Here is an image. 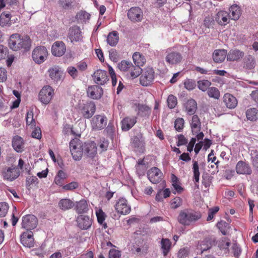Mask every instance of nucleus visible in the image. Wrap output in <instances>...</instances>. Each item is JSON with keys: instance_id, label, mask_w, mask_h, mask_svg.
<instances>
[{"instance_id": "39", "label": "nucleus", "mask_w": 258, "mask_h": 258, "mask_svg": "<svg viewBox=\"0 0 258 258\" xmlns=\"http://www.w3.org/2000/svg\"><path fill=\"white\" fill-rule=\"evenodd\" d=\"M246 116L248 120L256 121L258 119V109L255 108H250L246 111Z\"/></svg>"}, {"instance_id": "4", "label": "nucleus", "mask_w": 258, "mask_h": 258, "mask_svg": "<svg viewBox=\"0 0 258 258\" xmlns=\"http://www.w3.org/2000/svg\"><path fill=\"white\" fill-rule=\"evenodd\" d=\"M54 95V90L50 86H44L40 91L38 99L43 104H48L52 100Z\"/></svg>"}, {"instance_id": "53", "label": "nucleus", "mask_w": 258, "mask_h": 258, "mask_svg": "<svg viewBox=\"0 0 258 258\" xmlns=\"http://www.w3.org/2000/svg\"><path fill=\"white\" fill-rule=\"evenodd\" d=\"M250 155L253 166L258 168V151L252 150L250 152Z\"/></svg>"}, {"instance_id": "43", "label": "nucleus", "mask_w": 258, "mask_h": 258, "mask_svg": "<svg viewBox=\"0 0 258 258\" xmlns=\"http://www.w3.org/2000/svg\"><path fill=\"white\" fill-rule=\"evenodd\" d=\"M211 85V82L207 80H199L197 82L198 88L203 92L208 91Z\"/></svg>"}, {"instance_id": "45", "label": "nucleus", "mask_w": 258, "mask_h": 258, "mask_svg": "<svg viewBox=\"0 0 258 258\" xmlns=\"http://www.w3.org/2000/svg\"><path fill=\"white\" fill-rule=\"evenodd\" d=\"M34 114L32 111H28L27 113L26 121L27 125L33 128L36 125V122L34 119Z\"/></svg>"}, {"instance_id": "46", "label": "nucleus", "mask_w": 258, "mask_h": 258, "mask_svg": "<svg viewBox=\"0 0 258 258\" xmlns=\"http://www.w3.org/2000/svg\"><path fill=\"white\" fill-rule=\"evenodd\" d=\"M11 15L3 13L0 16V25L2 27L6 26L10 24Z\"/></svg>"}, {"instance_id": "20", "label": "nucleus", "mask_w": 258, "mask_h": 258, "mask_svg": "<svg viewBox=\"0 0 258 258\" xmlns=\"http://www.w3.org/2000/svg\"><path fill=\"white\" fill-rule=\"evenodd\" d=\"M137 118L136 116H126L121 121V129L126 132L132 128L137 122Z\"/></svg>"}, {"instance_id": "58", "label": "nucleus", "mask_w": 258, "mask_h": 258, "mask_svg": "<svg viewBox=\"0 0 258 258\" xmlns=\"http://www.w3.org/2000/svg\"><path fill=\"white\" fill-rule=\"evenodd\" d=\"M109 56L110 59L114 62L117 61L119 59L118 53L114 49H111L109 51Z\"/></svg>"}, {"instance_id": "18", "label": "nucleus", "mask_w": 258, "mask_h": 258, "mask_svg": "<svg viewBox=\"0 0 258 258\" xmlns=\"http://www.w3.org/2000/svg\"><path fill=\"white\" fill-rule=\"evenodd\" d=\"M87 96L93 99H100L103 94L102 88L97 85L89 86L87 90Z\"/></svg>"}, {"instance_id": "52", "label": "nucleus", "mask_w": 258, "mask_h": 258, "mask_svg": "<svg viewBox=\"0 0 258 258\" xmlns=\"http://www.w3.org/2000/svg\"><path fill=\"white\" fill-rule=\"evenodd\" d=\"M132 63L130 61L122 60L118 64V68L121 71H129L132 67Z\"/></svg>"}, {"instance_id": "10", "label": "nucleus", "mask_w": 258, "mask_h": 258, "mask_svg": "<svg viewBox=\"0 0 258 258\" xmlns=\"http://www.w3.org/2000/svg\"><path fill=\"white\" fill-rule=\"evenodd\" d=\"M37 224V219L33 215H27L22 217V226L27 231L35 229Z\"/></svg>"}, {"instance_id": "55", "label": "nucleus", "mask_w": 258, "mask_h": 258, "mask_svg": "<svg viewBox=\"0 0 258 258\" xmlns=\"http://www.w3.org/2000/svg\"><path fill=\"white\" fill-rule=\"evenodd\" d=\"M184 121L182 118H177L174 122V127L178 132L182 131L183 127Z\"/></svg>"}, {"instance_id": "27", "label": "nucleus", "mask_w": 258, "mask_h": 258, "mask_svg": "<svg viewBox=\"0 0 258 258\" xmlns=\"http://www.w3.org/2000/svg\"><path fill=\"white\" fill-rule=\"evenodd\" d=\"M12 146L16 152H22L24 148L23 139L20 136H15L12 140Z\"/></svg>"}, {"instance_id": "63", "label": "nucleus", "mask_w": 258, "mask_h": 258, "mask_svg": "<svg viewBox=\"0 0 258 258\" xmlns=\"http://www.w3.org/2000/svg\"><path fill=\"white\" fill-rule=\"evenodd\" d=\"M142 137L141 135L135 136L132 139V143L135 147H139L142 144Z\"/></svg>"}, {"instance_id": "3", "label": "nucleus", "mask_w": 258, "mask_h": 258, "mask_svg": "<svg viewBox=\"0 0 258 258\" xmlns=\"http://www.w3.org/2000/svg\"><path fill=\"white\" fill-rule=\"evenodd\" d=\"M96 106L94 102L89 101L83 103H79L78 112L83 118L89 119L94 114Z\"/></svg>"}, {"instance_id": "21", "label": "nucleus", "mask_w": 258, "mask_h": 258, "mask_svg": "<svg viewBox=\"0 0 258 258\" xmlns=\"http://www.w3.org/2000/svg\"><path fill=\"white\" fill-rule=\"evenodd\" d=\"M21 243L25 247H31L34 246V238L31 231L23 232L21 235Z\"/></svg>"}, {"instance_id": "59", "label": "nucleus", "mask_w": 258, "mask_h": 258, "mask_svg": "<svg viewBox=\"0 0 258 258\" xmlns=\"http://www.w3.org/2000/svg\"><path fill=\"white\" fill-rule=\"evenodd\" d=\"M219 210V208L218 207H215L213 208H211L209 210L208 212V216L207 218V220L208 221H210L213 219L214 215L218 212Z\"/></svg>"}, {"instance_id": "56", "label": "nucleus", "mask_w": 258, "mask_h": 258, "mask_svg": "<svg viewBox=\"0 0 258 258\" xmlns=\"http://www.w3.org/2000/svg\"><path fill=\"white\" fill-rule=\"evenodd\" d=\"M97 221L99 224H103L106 218V214L101 210L99 209L96 212Z\"/></svg>"}, {"instance_id": "16", "label": "nucleus", "mask_w": 258, "mask_h": 258, "mask_svg": "<svg viewBox=\"0 0 258 258\" xmlns=\"http://www.w3.org/2000/svg\"><path fill=\"white\" fill-rule=\"evenodd\" d=\"M94 82L100 85H104L108 80L109 78L106 71L98 70L92 75Z\"/></svg>"}, {"instance_id": "50", "label": "nucleus", "mask_w": 258, "mask_h": 258, "mask_svg": "<svg viewBox=\"0 0 258 258\" xmlns=\"http://www.w3.org/2000/svg\"><path fill=\"white\" fill-rule=\"evenodd\" d=\"M142 69L139 66H134L133 64L131 67L129 71H130L131 76L132 78H136L138 77L142 73Z\"/></svg>"}, {"instance_id": "61", "label": "nucleus", "mask_w": 258, "mask_h": 258, "mask_svg": "<svg viewBox=\"0 0 258 258\" xmlns=\"http://www.w3.org/2000/svg\"><path fill=\"white\" fill-rule=\"evenodd\" d=\"M232 248L233 255L235 257L238 258L239 256V255L241 254V248L236 243H234L233 244Z\"/></svg>"}, {"instance_id": "25", "label": "nucleus", "mask_w": 258, "mask_h": 258, "mask_svg": "<svg viewBox=\"0 0 258 258\" xmlns=\"http://www.w3.org/2000/svg\"><path fill=\"white\" fill-rule=\"evenodd\" d=\"M223 99L225 105L229 109L234 108L237 105L236 98L230 94H225Z\"/></svg>"}, {"instance_id": "33", "label": "nucleus", "mask_w": 258, "mask_h": 258, "mask_svg": "<svg viewBox=\"0 0 258 258\" xmlns=\"http://www.w3.org/2000/svg\"><path fill=\"white\" fill-rule=\"evenodd\" d=\"M118 40V34L116 31H114L108 34L107 38V42L111 46H114L116 45Z\"/></svg>"}, {"instance_id": "54", "label": "nucleus", "mask_w": 258, "mask_h": 258, "mask_svg": "<svg viewBox=\"0 0 258 258\" xmlns=\"http://www.w3.org/2000/svg\"><path fill=\"white\" fill-rule=\"evenodd\" d=\"M167 103L170 108H174L177 103V98L173 95H170L167 98Z\"/></svg>"}, {"instance_id": "7", "label": "nucleus", "mask_w": 258, "mask_h": 258, "mask_svg": "<svg viewBox=\"0 0 258 258\" xmlns=\"http://www.w3.org/2000/svg\"><path fill=\"white\" fill-rule=\"evenodd\" d=\"M154 79V71L152 68L145 69L140 78L141 84L143 86H148L151 84Z\"/></svg>"}, {"instance_id": "32", "label": "nucleus", "mask_w": 258, "mask_h": 258, "mask_svg": "<svg viewBox=\"0 0 258 258\" xmlns=\"http://www.w3.org/2000/svg\"><path fill=\"white\" fill-rule=\"evenodd\" d=\"M190 124L192 133L197 134L200 131L201 123L200 119L197 115H194L192 116Z\"/></svg>"}, {"instance_id": "64", "label": "nucleus", "mask_w": 258, "mask_h": 258, "mask_svg": "<svg viewBox=\"0 0 258 258\" xmlns=\"http://www.w3.org/2000/svg\"><path fill=\"white\" fill-rule=\"evenodd\" d=\"M120 252L117 250L112 249L109 252V258H120Z\"/></svg>"}, {"instance_id": "35", "label": "nucleus", "mask_w": 258, "mask_h": 258, "mask_svg": "<svg viewBox=\"0 0 258 258\" xmlns=\"http://www.w3.org/2000/svg\"><path fill=\"white\" fill-rule=\"evenodd\" d=\"M185 109L189 115H193L197 109L196 101L194 99L188 100L186 103Z\"/></svg>"}, {"instance_id": "2", "label": "nucleus", "mask_w": 258, "mask_h": 258, "mask_svg": "<svg viewBox=\"0 0 258 258\" xmlns=\"http://www.w3.org/2000/svg\"><path fill=\"white\" fill-rule=\"evenodd\" d=\"M202 217L201 214L200 212L188 210H184L180 211L178 216V221L181 224L184 226H189L192 223L195 222Z\"/></svg>"}, {"instance_id": "51", "label": "nucleus", "mask_w": 258, "mask_h": 258, "mask_svg": "<svg viewBox=\"0 0 258 258\" xmlns=\"http://www.w3.org/2000/svg\"><path fill=\"white\" fill-rule=\"evenodd\" d=\"M184 88L190 91L194 89L196 87V83L194 80L186 79L183 82Z\"/></svg>"}, {"instance_id": "13", "label": "nucleus", "mask_w": 258, "mask_h": 258, "mask_svg": "<svg viewBox=\"0 0 258 258\" xmlns=\"http://www.w3.org/2000/svg\"><path fill=\"white\" fill-rule=\"evenodd\" d=\"M167 53L165 59L167 64L174 65L181 62L182 56L180 52L169 49Z\"/></svg>"}, {"instance_id": "62", "label": "nucleus", "mask_w": 258, "mask_h": 258, "mask_svg": "<svg viewBox=\"0 0 258 258\" xmlns=\"http://www.w3.org/2000/svg\"><path fill=\"white\" fill-rule=\"evenodd\" d=\"M67 71L73 79H75L78 77V71L76 68L72 66L69 67Z\"/></svg>"}, {"instance_id": "29", "label": "nucleus", "mask_w": 258, "mask_h": 258, "mask_svg": "<svg viewBox=\"0 0 258 258\" xmlns=\"http://www.w3.org/2000/svg\"><path fill=\"white\" fill-rule=\"evenodd\" d=\"M136 110L138 111V115L141 116H149L151 112V108L146 105L142 104H136Z\"/></svg>"}, {"instance_id": "36", "label": "nucleus", "mask_w": 258, "mask_h": 258, "mask_svg": "<svg viewBox=\"0 0 258 258\" xmlns=\"http://www.w3.org/2000/svg\"><path fill=\"white\" fill-rule=\"evenodd\" d=\"M58 206L63 211L68 210L74 206V203L70 199H61L58 203Z\"/></svg>"}, {"instance_id": "42", "label": "nucleus", "mask_w": 258, "mask_h": 258, "mask_svg": "<svg viewBox=\"0 0 258 258\" xmlns=\"http://www.w3.org/2000/svg\"><path fill=\"white\" fill-rule=\"evenodd\" d=\"M66 178V173L62 170H60L58 171L57 175L55 177L54 182L57 185L62 186L63 185V181Z\"/></svg>"}, {"instance_id": "28", "label": "nucleus", "mask_w": 258, "mask_h": 258, "mask_svg": "<svg viewBox=\"0 0 258 258\" xmlns=\"http://www.w3.org/2000/svg\"><path fill=\"white\" fill-rule=\"evenodd\" d=\"M227 55V52L225 49L215 50L213 53V60L217 63L223 62L226 56Z\"/></svg>"}, {"instance_id": "47", "label": "nucleus", "mask_w": 258, "mask_h": 258, "mask_svg": "<svg viewBox=\"0 0 258 258\" xmlns=\"http://www.w3.org/2000/svg\"><path fill=\"white\" fill-rule=\"evenodd\" d=\"M207 94L209 97L218 99L220 96L219 90L216 87H210L208 89Z\"/></svg>"}, {"instance_id": "14", "label": "nucleus", "mask_w": 258, "mask_h": 258, "mask_svg": "<svg viewBox=\"0 0 258 258\" xmlns=\"http://www.w3.org/2000/svg\"><path fill=\"white\" fill-rule=\"evenodd\" d=\"M147 176L149 180L154 184L160 182L163 177L161 170L155 167L151 168L148 171Z\"/></svg>"}, {"instance_id": "44", "label": "nucleus", "mask_w": 258, "mask_h": 258, "mask_svg": "<svg viewBox=\"0 0 258 258\" xmlns=\"http://www.w3.org/2000/svg\"><path fill=\"white\" fill-rule=\"evenodd\" d=\"M170 195V191L169 188L164 190H160L156 196V200L157 201H161L163 199L169 197Z\"/></svg>"}, {"instance_id": "34", "label": "nucleus", "mask_w": 258, "mask_h": 258, "mask_svg": "<svg viewBox=\"0 0 258 258\" xmlns=\"http://www.w3.org/2000/svg\"><path fill=\"white\" fill-rule=\"evenodd\" d=\"M230 13L231 15H230V18L231 19L234 20H237L241 15V10L240 8L236 5H233L231 6L229 9Z\"/></svg>"}, {"instance_id": "12", "label": "nucleus", "mask_w": 258, "mask_h": 258, "mask_svg": "<svg viewBox=\"0 0 258 258\" xmlns=\"http://www.w3.org/2000/svg\"><path fill=\"white\" fill-rule=\"evenodd\" d=\"M48 75L54 82L58 83L63 81L64 75L62 70L58 66H53L48 70Z\"/></svg>"}, {"instance_id": "23", "label": "nucleus", "mask_w": 258, "mask_h": 258, "mask_svg": "<svg viewBox=\"0 0 258 258\" xmlns=\"http://www.w3.org/2000/svg\"><path fill=\"white\" fill-rule=\"evenodd\" d=\"M52 53L56 56H62L66 51V46L62 41H56L52 46Z\"/></svg>"}, {"instance_id": "41", "label": "nucleus", "mask_w": 258, "mask_h": 258, "mask_svg": "<svg viewBox=\"0 0 258 258\" xmlns=\"http://www.w3.org/2000/svg\"><path fill=\"white\" fill-rule=\"evenodd\" d=\"M58 4L62 10H68L73 7L74 1L73 0H58Z\"/></svg>"}, {"instance_id": "30", "label": "nucleus", "mask_w": 258, "mask_h": 258, "mask_svg": "<svg viewBox=\"0 0 258 258\" xmlns=\"http://www.w3.org/2000/svg\"><path fill=\"white\" fill-rule=\"evenodd\" d=\"M244 52L238 49L231 50L227 55V59L228 61L238 60L244 56Z\"/></svg>"}, {"instance_id": "49", "label": "nucleus", "mask_w": 258, "mask_h": 258, "mask_svg": "<svg viewBox=\"0 0 258 258\" xmlns=\"http://www.w3.org/2000/svg\"><path fill=\"white\" fill-rule=\"evenodd\" d=\"M193 173H194V180L196 183L199 182L200 172L198 163L197 161H193Z\"/></svg>"}, {"instance_id": "24", "label": "nucleus", "mask_w": 258, "mask_h": 258, "mask_svg": "<svg viewBox=\"0 0 258 258\" xmlns=\"http://www.w3.org/2000/svg\"><path fill=\"white\" fill-rule=\"evenodd\" d=\"M236 171L239 174H250L251 170L248 163L243 161H239L236 165Z\"/></svg>"}, {"instance_id": "31", "label": "nucleus", "mask_w": 258, "mask_h": 258, "mask_svg": "<svg viewBox=\"0 0 258 258\" xmlns=\"http://www.w3.org/2000/svg\"><path fill=\"white\" fill-rule=\"evenodd\" d=\"M212 246V241L210 238H206L199 242L197 249L200 250L201 253L209 249Z\"/></svg>"}, {"instance_id": "5", "label": "nucleus", "mask_w": 258, "mask_h": 258, "mask_svg": "<svg viewBox=\"0 0 258 258\" xmlns=\"http://www.w3.org/2000/svg\"><path fill=\"white\" fill-rule=\"evenodd\" d=\"M82 146L80 141L77 139L71 140L70 143L71 154L76 161L80 160L82 157Z\"/></svg>"}, {"instance_id": "57", "label": "nucleus", "mask_w": 258, "mask_h": 258, "mask_svg": "<svg viewBox=\"0 0 258 258\" xmlns=\"http://www.w3.org/2000/svg\"><path fill=\"white\" fill-rule=\"evenodd\" d=\"M9 209V206L6 203H0V217L6 216Z\"/></svg>"}, {"instance_id": "15", "label": "nucleus", "mask_w": 258, "mask_h": 258, "mask_svg": "<svg viewBox=\"0 0 258 258\" xmlns=\"http://www.w3.org/2000/svg\"><path fill=\"white\" fill-rule=\"evenodd\" d=\"M127 17L132 22H141L143 18V13L140 8L138 7H132L128 11Z\"/></svg>"}, {"instance_id": "60", "label": "nucleus", "mask_w": 258, "mask_h": 258, "mask_svg": "<svg viewBox=\"0 0 258 258\" xmlns=\"http://www.w3.org/2000/svg\"><path fill=\"white\" fill-rule=\"evenodd\" d=\"M189 253V248L187 247L181 248L178 253V257L179 258H185Z\"/></svg>"}, {"instance_id": "40", "label": "nucleus", "mask_w": 258, "mask_h": 258, "mask_svg": "<svg viewBox=\"0 0 258 258\" xmlns=\"http://www.w3.org/2000/svg\"><path fill=\"white\" fill-rule=\"evenodd\" d=\"M133 59L137 66H143L146 62V59L140 52H136L133 55Z\"/></svg>"}, {"instance_id": "17", "label": "nucleus", "mask_w": 258, "mask_h": 258, "mask_svg": "<svg viewBox=\"0 0 258 258\" xmlns=\"http://www.w3.org/2000/svg\"><path fill=\"white\" fill-rule=\"evenodd\" d=\"M20 172L16 167H9L2 172V175L5 180L12 181L17 178Z\"/></svg>"}, {"instance_id": "48", "label": "nucleus", "mask_w": 258, "mask_h": 258, "mask_svg": "<svg viewBox=\"0 0 258 258\" xmlns=\"http://www.w3.org/2000/svg\"><path fill=\"white\" fill-rule=\"evenodd\" d=\"M172 185L177 192H181L183 188L180 186L178 178L174 174L171 175Z\"/></svg>"}, {"instance_id": "11", "label": "nucleus", "mask_w": 258, "mask_h": 258, "mask_svg": "<svg viewBox=\"0 0 258 258\" xmlns=\"http://www.w3.org/2000/svg\"><path fill=\"white\" fill-rule=\"evenodd\" d=\"M114 208L118 214L121 215H127L131 210V206L127 200L123 198H120L116 201Z\"/></svg>"}, {"instance_id": "37", "label": "nucleus", "mask_w": 258, "mask_h": 258, "mask_svg": "<svg viewBox=\"0 0 258 258\" xmlns=\"http://www.w3.org/2000/svg\"><path fill=\"white\" fill-rule=\"evenodd\" d=\"M76 210L78 213H84L88 210V204L85 200H81L77 202L76 205Z\"/></svg>"}, {"instance_id": "9", "label": "nucleus", "mask_w": 258, "mask_h": 258, "mask_svg": "<svg viewBox=\"0 0 258 258\" xmlns=\"http://www.w3.org/2000/svg\"><path fill=\"white\" fill-rule=\"evenodd\" d=\"M48 52L45 47L39 46L34 49L32 57L34 61L38 64L44 62L47 57Z\"/></svg>"}, {"instance_id": "26", "label": "nucleus", "mask_w": 258, "mask_h": 258, "mask_svg": "<svg viewBox=\"0 0 258 258\" xmlns=\"http://www.w3.org/2000/svg\"><path fill=\"white\" fill-rule=\"evenodd\" d=\"M230 15L227 12L221 11L219 12L215 18L216 22L221 25H225L229 23Z\"/></svg>"}, {"instance_id": "38", "label": "nucleus", "mask_w": 258, "mask_h": 258, "mask_svg": "<svg viewBox=\"0 0 258 258\" xmlns=\"http://www.w3.org/2000/svg\"><path fill=\"white\" fill-rule=\"evenodd\" d=\"M161 249L164 256L167 255L171 247V242L168 238H162L161 241Z\"/></svg>"}, {"instance_id": "22", "label": "nucleus", "mask_w": 258, "mask_h": 258, "mask_svg": "<svg viewBox=\"0 0 258 258\" xmlns=\"http://www.w3.org/2000/svg\"><path fill=\"white\" fill-rule=\"evenodd\" d=\"M78 226L81 229H89L92 225V220L88 216L80 215L77 219Z\"/></svg>"}, {"instance_id": "8", "label": "nucleus", "mask_w": 258, "mask_h": 258, "mask_svg": "<svg viewBox=\"0 0 258 258\" xmlns=\"http://www.w3.org/2000/svg\"><path fill=\"white\" fill-rule=\"evenodd\" d=\"M81 151L87 158L93 159L97 154V146L94 142L85 143L82 146Z\"/></svg>"}, {"instance_id": "6", "label": "nucleus", "mask_w": 258, "mask_h": 258, "mask_svg": "<svg viewBox=\"0 0 258 258\" xmlns=\"http://www.w3.org/2000/svg\"><path fill=\"white\" fill-rule=\"evenodd\" d=\"M107 123V118L102 115H95L91 119V125L92 130L100 131L105 128Z\"/></svg>"}, {"instance_id": "1", "label": "nucleus", "mask_w": 258, "mask_h": 258, "mask_svg": "<svg viewBox=\"0 0 258 258\" xmlns=\"http://www.w3.org/2000/svg\"><path fill=\"white\" fill-rule=\"evenodd\" d=\"M31 41L28 36H25L21 38L18 34H12L9 40V45L11 49L17 51L21 48L26 50L30 49Z\"/></svg>"}, {"instance_id": "19", "label": "nucleus", "mask_w": 258, "mask_h": 258, "mask_svg": "<svg viewBox=\"0 0 258 258\" xmlns=\"http://www.w3.org/2000/svg\"><path fill=\"white\" fill-rule=\"evenodd\" d=\"M68 38L73 43L81 41L83 37L80 28L77 26L71 28L69 30Z\"/></svg>"}]
</instances>
